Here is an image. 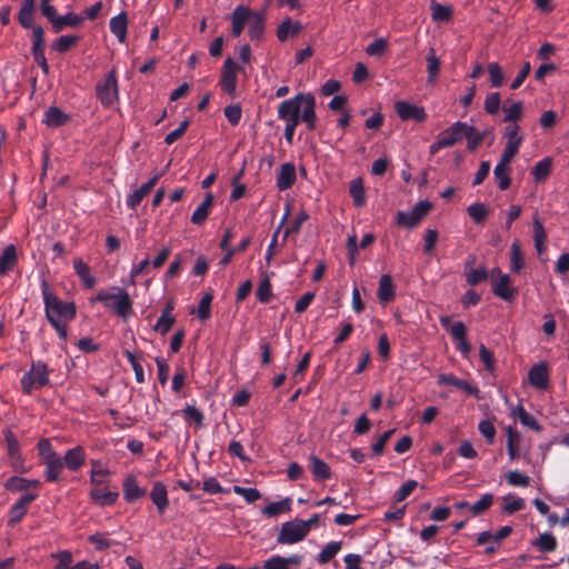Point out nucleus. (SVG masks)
<instances>
[{
    "label": "nucleus",
    "instance_id": "nucleus-63",
    "mask_svg": "<svg viewBox=\"0 0 569 569\" xmlns=\"http://www.w3.org/2000/svg\"><path fill=\"white\" fill-rule=\"evenodd\" d=\"M223 113L232 126H237L241 120L242 110L239 104H231L224 108Z\"/></svg>",
    "mask_w": 569,
    "mask_h": 569
},
{
    "label": "nucleus",
    "instance_id": "nucleus-2",
    "mask_svg": "<svg viewBox=\"0 0 569 569\" xmlns=\"http://www.w3.org/2000/svg\"><path fill=\"white\" fill-rule=\"evenodd\" d=\"M278 118L284 123H306L309 130L317 126L316 99L311 93H298L282 101L278 107Z\"/></svg>",
    "mask_w": 569,
    "mask_h": 569
},
{
    "label": "nucleus",
    "instance_id": "nucleus-56",
    "mask_svg": "<svg viewBox=\"0 0 569 569\" xmlns=\"http://www.w3.org/2000/svg\"><path fill=\"white\" fill-rule=\"evenodd\" d=\"M211 302H212L211 293H206L201 298L199 306H198V310H197V313H198V317L200 320L204 321V320L209 319L210 313H211L210 312Z\"/></svg>",
    "mask_w": 569,
    "mask_h": 569
},
{
    "label": "nucleus",
    "instance_id": "nucleus-46",
    "mask_svg": "<svg viewBox=\"0 0 569 569\" xmlns=\"http://www.w3.org/2000/svg\"><path fill=\"white\" fill-rule=\"evenodd\" d=\"M503 137L507 139L506 144L516 146L517 148H520L523 141V137L519 134V126L513 122L506 127Z\"/></svg>",
    "mask_w": 569,
    "mask_h": 569
},
{
    "label": "nucleus",
    "instance_id": "nucleus-53",
    "mask_svg": "<svg viewBox=\"0 0 569 569\" xmlns=\"http://www.w3.org/2000/svg\"><path fill=\"white\" fill-rule=\"evenodd\" d=\"M32 54L44 52V31L40 26L32 30Z\"/></svg>",
    "mask_w": 569,
    "mask_h": 569
},
{
    "label": "nucleus",
    "instance_id": "nucleus-33",
    "mask_svg": "<svg viewBox=\"0 0 569 569\" xmlns=\"http://www.w3.org/2000/svg\"><path fill=\"white\" fill-rule=\"evenodd\" d=\"M110 31L117 37L120 42H123L127 37L128 20L124 12L119 13L110 19Z\"/></svg>",
    "mask_w": 569,
    "mask_h": 569
},
{
    "label": "nucleus",
    "instance_id": "nucleus-58",
    "mask_svg": "<svg viewBox=\"0 0 569 569\" xmlns=\"http://www.w3.org/2000/svg\"><path fill=\"white\" fill-rule=\"evenodd\" d=\"M525 507V500L519 497L508 496L506 497V502L503 505V511L506 513H513L516 511L522 510Z\"/></svg>",
    "mask_w": 569,
    "mask_h": 569
},
{
    "label": "nucleus",
    "instance_id": "nucleus-30",
    "mask_svg": "<svg viewBox=\"0 0 569 569\" xmlns=\"http://www.w3.org/2000/svg\"><path fill=\"white\" fill-rule=\"evenodd\" d=\"M531 545L538 551L542 553H549L553 552L557 549L558 541L552 533L543 532L540 533L535 540H532Z\"/></svg>",
    "mask_w": 569,
    "mask_h": 569
},
{
    "label": "nucleus",
    "instance_id": "nucleus-18",
    "mask_svg": "<svg viewBox=\"0 0 569 569\" xmlns=\"http://www.w3.org/2000/svg\"><path fill=\"white\" fill-rule=\"evenodd\" d=\"M296 167L291 162H286L280 166L277 172V187L280 191L291 188L296 181Z\"/></svg>",
    "mask_w": 569,
    "mask_h": 569
},
{
    "label": "nucleus",
    "instance_id": "nucleus-1",
    "mask_svg": "<svg viewBox=\"0 0 569 569\" xmlns=\"http://www.w3.org/2000/svg\"><path fill=\"white\" fill-rule=\"evenodd\" d=\"M41 293L47 320L54 328L59 338L67 340V325L76 317V305L58 298L44 278L41 281Z\"/></svg>",
    "mask_w": 569,
    "mask_h": 569
},
{
    "label": "nucleus",
    "instance_id": "nucleus-64",
    "mask_svg": "<svg viewBox=\"0 0 569 569\" xmlns=\"http://www.w3.org/2000/svg\"><path fill=\"white\" fill-rule=\"evenodd\" d=\"M263 569H289L282 556H272L263 562Z\"/></svg>",
    "mask_w": 569,
    "mask_h": 569
},
{
    "label": "nucleus",
    "instance_id": "nucleus-21",
    "mask_svg": "<svg viewBox=\"0 0 569 569\" xmlns=\"http://www.w3.org/2000/svg\"><path fill=\"white\" fill-rule=\"evenodd\" d=\"M3 435L11 465L13 468H18L22 463L19 441L10 429H6Z\"/></svg>",
    "mask_w": 569,
    "mask_h": 569
},
{
    "label": "nucleus",
    "instance_id": "nucleus-39",
    "mask_svg": "<svg viewBox=\"0 0 569 569\" xmlns=\"http://www.w3.org/2000/svg\"><path fill=\"white\" fill-rule=\"evenodd\" d=\"M525 267V258L518 240L510 246V269L512 272L519 273Z\"/></svg>",
    "mask_w": 569,
    "mask_h": 569
},
{
    "label": "nucleus",
    "instance_id": "nucleus-8",
    "mask_svg": "<svg viewBox=\"0 0 569 569\" xmlns=\"http://www.w3.org/2000/svg\"><path fill=\"white\" fill-rule=\"evenodd\" d=\"M308 535L305 520L296 518L281 525L277 542L280 545H295L302 541Z\"/></svg>",
    "mask_w": 569,
    "mask_h": 569
},
{
    "label": "nucleus",
    "instance_id": "nucleus-11",
    "mask_svg": "<svg viewBox=\"0 0 569 569\" xmlns=\"http://www.w3.org/2000/svg\"><path fill=\"white\" fill-rule=\"evenodd\" d=\"M240 66L231 58L224 60L221 78L219 84L226 93L233 96L237 89V74L240 70Z\"/></svg>",
    "mask_w": 569,
    "mask_h": 569
},
{
    "label": "nucleus",
    "instance_id": "nucleus-42",
    "mask_svg": "<svg viewBox=\"0 0 569 569\" xmlns=\"http://www.w3.org/2000/svg\"><path fill=\"white\" fill-rule=\"evenodd\" d=\"M551 168H552L551 158L546 157V158L541 159L540 161H538L532 169V174H533L535 180L537 182L545 181L549 177V174L551 172Z\"/></svg>",
    "mask_w": 569,
    "mask_h": 569
},
{
    "label": "nucleus",
    "instance_id": "nucleus-57",
    "mask_svg": "<svg viewBox=\"0 0 569 569\" xmlns=\"http://www.w3.org/2000/svg\"><path fill=\"white\" fill-rule=\"evenodd\" d=\"M500 103H501L500 94L498 92H491V93L487 94V97H486L485 110L489 114H496L500 109Z\"/></svg>",
    "mask_w": 569,
    "mask_h": 569
},
{
    "label": "nucleus",
    "instance_id": "nucleus-27",
    "mask_svg": "<svg viewBox=\"0 0 569 569\" xmlns=\"http://www.w3.org/2000/svg\"><path fill=\"white\" fill-rule=\"evenodd\" d=\"M302 30V24L299 21H292L290 18L284 19L277 29V38L279 41L284 42L291 37H296Z\"/></svg>",
    "mask_w": 569,
    "mask_h": 569
},
{
    "label": "nucleus",
    "instance_id": "nucleus-48",
    "mask_svg": "<svg viewBox=\"0 0 569 569\" xmlns=\"http://www.w3.org/2000/svg\"><path fill=\"white\" fill-rule=\"evenodd\" d=\"M493 176L500 190H507L511 184L510 168L497 166L493 169Z\"/></svg>",
    "mask_w": 569,
    "mask_h": 569
},
{
    "label": "nucleus",
    "instance_id": "nucleus-49",
    "mask_svg": "<svg viewBox=\"0 0 569 569\" xmlns=\"http://www.w3.org/2000/svg\"><path fill=\"white\" fill-rule=\"evenodd\" d=\"M468 214L472 218L476 223H481L488 216V208L480 202L470 204L467 208Z\"/></svg>",
    "mask_w": 569,
    "mask_h": 569
},
{
    "label": "nucleus",
    "instance_id": "nucleus-29",
    "mask_svg": "<svg viewBox=\"0 0 569 569\" xmlns=\"http://www.w3.org/2000/svg\"><path fill=\"white\" fill-rule=\"evenodd\" d=\"M213 202L214 198L212 193H207L202 202L193 211L191 216V222L194 224H202L207 220Z\"/></svg>",
    "mask_w": 569,
    "mask_h": 569
},
{
    "label": "nucleus",
    "instance_id": "nucleus-6",
    "mask_svg": "<svg viewBox=\"0 0 569 569\" xmlns=\"http://www.w3.org/2000/svg\"><path fill=\"white\" fill-rule=\"evenodd\" d=\"M38 451L46 465L47 481H58L64 467L62 458L53 450L49 439H41L38 442Z\"/></svg>",
    "mask_w": 569,
    "mask_h": 569
},
{
    "label": "nucleus",
    "instance_id": "nucleus-24",
    "mask_svg": "<svg viewBox=\"0 0 569 569\" xmlns=\"http://www.w3.org/2000/svg\"><path fill=\"white\" fill-rule=\"evenodd\" d=\"M123 498L127 502H133L146 496L147 490L141 488L134 476H128L122 485Z\"/></svg>",
    "mask_w": 569,
    "mask_h": 569
},
{
    "label": "nucleus",
    "instance_id": "nucleus-5",
    "mask_svg": "<svg viewBox=\"0 0 569 569\" xmlns=\"http://www.w3.org/2000/svg\"><path fill=\"white\" fill-rule=\"evenodd\" d=\"M469 124L462 121H456L445 130L438 133L435 142L429 147L430 156H435L441 149L453 147L457 142L465 138L467 132H470Z\"/></svg>",
    "mask_w": 569,
    "mask_h": 569
},
{
    "label": "nucleus",
    "instance_id": "nucleus-32",
    "mask_svg": "<svg viewBox=\"0 0 569 569\" xmlns=\"http://www.w3.org/2000/svg\"><path fill=\"white\" fill-rule=\"evenodd\" d=\"M292 499L284 498L280 501L271 502L263 507L262 513L269 518L277 517L282 513H287L291 510Z\"/></svg>",
    "mask_w": 569,
    "mask_h": 569
},
{
    "label": "nucleus",
    "instance_id": "nucleus-34",
    "mask_svg": "<svg viewBox=\"0 0 569 569\" xmlns=\"http://www.w3.org/2000/svg\"><path fill=\"white\" fill-rule=\"evenodd\" d=\"M511 416L515 418H518L519 421L523 426H526L535 431L541 430V427L538 423V421L536 420V418L533 416H531L530 413H528L521 403L511 408Z\"/></svg>",
    "mask_w": 569,
    "mask_h": 569
},
{
    "label": "nucleus",
    "instance_id": "nucleus-44",
    "mask_svg": "<svg viewBox=\"0 0 569 569\" xmlns=\"http://www.w3.org/2000/svg\"><path fill=\"white\" fill-rule=\"evenodd\" d=\"M38 486V480H29L21 477H10L6 482V488L11 491H23L27 490L30 486Z\"/></svg>",
    "mask_w": 569,
    "mask_h": 569
},
{
    "label": "nucleus",
    "instance_id": "nucleus-3",
    "mask_svg": "<svg viewBox=\"0 0 569 569\" xmlns=\"http://www.w3.org/2000/svg\"><path fill=\"white\" fill-rule=\"evenodd\" d=\"M109 482V470L101 467L98 461H92L90 472V498L101 507L112 506L119 497L117 491H110L108 489Z\"/></svg>",
    "mask_w": 569,
    "mask_h": 569
},
{
    "label": "nucleus",
    "instance_id": "nucleus-41",
    "mask_svg": "<svg viewBox=\"0 0 569 569\" xmlns=\"http://www.w3.org/2000/svg\"><path fill=\"white\" fill-rule=\"evenodd\" d=\"M465 277L469 286H476L488 278V271L485 267L473 269L467 263L465 267Z\"/></svg>",
    "mask_w": 569,
    "mask_h": 569
},
{
    "label": "nucleus",
    "instance_id": "nucleus-38",
    "mask_svg": "<svg viewBox=\"0 0 569 569\" xmlns=\"http://www.w3.org/2000/svg\"><path fill=\"white\" fill-rule=\"evenodd\" d=\"M349 192L356 207H363L366 203V192L363 181L361 178L351 180L349 186Z\"/></svg>",
    "mask_w": 569,
    "mask_h": 569
},
{
    "label": "nucleus",
    "instance_id": "nucleus-4",
    "mask_svg": "<svg viewBox=\"0 0 569 569\" xmlns=\"http://www.w3.org/2000/svg\"><path fill=\"white\" fill-rule=\"evenodd\" d=\"M101 302L108 309H113L119 317L128 318L132 310V301L128 292L121 288H116V292L99 290L90 302Z\"/></svg>",
    "mask_w": 569,
    "mask_h": 569
},
{
    "label": "nucleus",
    "instance_id": "nucleus-15",
    "mask_svg": "<svg viewBox=\"0 0 569 569\" xmlns=\"http://www.w3.org/2000/svg\"><path fill=\"white\" fill-rule=\"evenodd\" d=\"M251 9L240 4L237 6L231 13V34L238 38L244 30L246 26L250 20Z\"/></svg>",
    "mask_w": 569,
    "mask_h": 569
},
{
    "label": "nucleus",
    "instance_id": "nucleus-16",
    "mask_svg": "<svg viewBox=\"0 0 569 569\" xmlns=\"http://www.w3.org/2000/svg\"><path fill=\"white\" fill-rule=\"evenodd\" d=\"M160 178L159 173H156L149 181L143 183L141 187L136 189L133 192L129 193L126 199V204L128 208L134 210L141 201L150 193L152 188L156 186Z\"/></svg>",
    "mask_w": 569,
    "mask_h": 569
},
{
    "label": "nucleus",
    "instance_id": "nucleus-47",
    "mask_svg": "<svg viewBox=\"0 0 569 569\" xmlns=\"http://www.w3.org/2000/svg\"><path fill=\"white\" fill-rule=\"evenodd\" d=\"M493 495L485 493L478 501L470 506V512L472 516H479L487 511L493 503Z\"/></svg>",
    "mask_w": 569,
    "mask_h": 569
},
{
    "label": "nucleus",
    "instance_id": "nucleus-50",
    "mask_svg": "<svg viewBox=\"0 0 569 569\" xmlns=\"http://www.w3.org/2000/svg\"><path fill=\"white\" fill-rule=\"evenodd\" d=\"M233 492L241 496L248 503H253L261 498V493L256 488H244L240 486H233Z\"/></svg>",
    "mask_w": 569,
    "mask_h": 569
},
{
    "label": "nucleus",
    "instance_id": "nucleus-13",
    "mask_svg": "<svg viewBox=\"0 0 569 569\" xmlns=\"http://www.w3.org/2000/svg\"><path fill=\"white\" fill-rule=\"evenodd\" d=\"M492 292L505 301H513L518 290L511 287V279L508 274H500L497 279H491Z\"/></svg>",
    "mask_w": 569,
    "mask_h": 569
},
{
    "label": "nucleus",
    "instance_id": "nucleus-51",
    "mask_svg": "<svg viewBox=\"0 0 569 569\" xmlns=\"http://www.w3.org/2000/svg\"><path fill=\"white\" fill-rule=\"evenodd\" d=\"M469 128L471 130H470V132L468 131L467 134H465V138L467 139V142H468V149L470 151H475L481 144L486 134H485V132L477 131L473 126L469 124Z\"/></svg>",
    "mask_w": 569,
    "mask_h": 569
},
{
    "label": "nucleus",
    "instance_id": "nucleus-31",
    "mask_svg": "<svg viewBox=\"0 0 569 569\" xmlns=\"http://www.w3.org/2000/svg\"><path fill=\"white\" fill-rule=\"evenodd\" d=\"M309 460L311 472L316 480H327L331 477V470L327 462L315 455H311Z\"/></svg>",
    "mask_w": 569,
    "mask_h": 569
},
{
    "label": "nucleus",
    "instance_id": "nucleus-25",
    "mask_svg": "<svg viewBox=\"0 0 569 569\" xmlns=\"http://www.w3.org/2000/svg\"><path fill=\"white\" fill-rule=\"evenodd\" d=\"M377 296L382 305H387L395 298V284L389 274H382L379 280Z\"/></svg>",
    "mask_w": 569,
    "mask_h": 569
},
{
    "label": "nucleus",
    "instance_id": "nucleus-61",
    "mask_svg": "<svg viewBox=\"0 0 569 569\" xmlns=\"http://www.w3.org/2000/svg\"><path fill=\"white\" fill-rule=\"evenodd\" d=\"M479 356L485 365V368L492 372L495 370V356L491 350H489L485 345H480L479 347Z\"/></svg>",
    "mask_w": 569,
    "mask_h": 569
},
{
    "label": "nucleus",
    "instance_id": "nucleus-45",
    "mask_svg": "<svg viewBox=\"0 0 569 569\" xmlns=\"http://www.w3.org/2000/svg\"><path fill=\"white\" fill-rule=\"evenodd\" d=\"M431 17L433 21H448L451 18L452 10L448 6L440 4L435 0L431 1Z\"/></svg>",
    "mask_w": 569,
    "mask_h": 569
},
{
    "label": "nucleus",
    "instance_id": "nucleus-10",
    "mask_svg": "<svg viewBox=\"0 0 569 569\" xmlns=\"http://www.w3.org/2000/svg\"><path fill=\"white\" fill-rule=\"evenodd\" d=\"M96 92L99 101L104 107L112 106L118 100V81L116 70L112 69L96 86Z\"/></svg>",
    "mask_w": 569,
    "mask_h": 569
},
{
    "label": "nucleus",
    "instance_id": "nucleus-28",
    "mask_svg": "<svg viewBox=\"0 0 569 569\" xmlns=\"http://www.w3.org/2000/svg\"><path fill=\"white\" fill-rule=\"evenodd\" d=\"M73 269L86 288L91 289L96 286V277L91 274L89 266L81 258L73 260Z\"/></svg>",
    "mask_w": 569,
    "mask_h": 569
},
{
    "label": "nucleus",
    "instance_id": "nucleus-22",
    "mask_svg": "<svg viewBox=\"0 0 569 569\" xmlns=\"http://www.w3.org/2000/svg\"><path fill=\"white\" fill-rule=\"evenodd\" d=\"M64 467L70 471H78L86 461V452L81 446L68 449L62 458Z\"/></svg>",
    "mask_w": 569,
    "mask_h": 569
},
{
    "label": "nucleus",
    "instance_id": "nucleus-20",
    "mask_svg": "<svg viewBox=\"0 0 569 569\" xmlns=\"http://www.w3.org/2000/svg\"><path fill=\"white\" fill-rule=\"evenodd\" d=\"M437 383L439 386L443 385H450L453 386L462 391H465L468 395H472L478 397L479 389L471 383H469L467 380H462L457 378L456 376L451 373H442L438 377Z\"/></svg>",
    "mask_w": 569,
    "mask_h": 569
},
{
    "label": "nucleus",
    "instance_id": "nucleus-59",
    "mask_svg": "<svg viewBox=\"0 0 569 569\" xmlns=\"http://www.w3.org/2000/svg\"><path fill=\"white\" fill-rule=\"evenodd\" d=\"M176 322V318L174 317H169V316H163L161 315L153 329L156 331H158L160 335L164 336L169 332V330L171 329V327L174 325Z\"/></svg>",
    "mask_w": 569,
    "mask_h": 569
},
{
    "label": "nucleus",
    "instance_id": "nucleus-35",
    "mask_svg": "<svg viewBox=\"0 0 569 569\" xmlns=\"http://www.w3.org/2000/svg\"><path fill=\"white\" fill-rule=\"evenodd\" d=\"M69 117L57 107H50L43 117V122L51 128H57L64 124Z\"/></svg>",
    "mask_w": 569,
    "mask_h": 569
},
{
    "label": "nucleus",
    "instance_id": "nucleus-52",
    "mask_svg": "<svg viewBox=\"0 0 569 569\" xmlns=\"http://www.w3.org/2000/svg\"><path fill=\"white\" fill-rule=\"evenodd\" d=\"M506 478L508 483L513 487H527L530 482L529 477L519 470L509 471Z\"/></svg>",
    "mask_w": 569,
    "mask_h": 569
},
{
    "label": "nucleus",
    "instance_id": "nucleus-12",
    "mask_svg": "<svg viewBox=\"0 0 569 569\" xmlns=\"http://www.w3.org/2000/svg\"><path fill=\"white\" fill-rule=\"evenodd\" d=\"M395 110L398 117L403 121L415 120L417 122H423L427 119V112L422 106L405 100L397 101L395 103Z\"/></svg>",
    "mask_w": 569,
    "mask_h": 569
},
{
    "label": "nucleus",
    "instance_id": "nucleus-55",
    "mask_svg": "<svg viewBox=\"0 0 569 569\" xmlns=\"http://www.w3.org/2000/svg\"><path fill=\"white\" fill-rule=\"evenodd\" d=\"M78 41L79 37L77 36H61L53 44V49L58 52H66L70 48H72Z\"/></svg>",
    "mask_w": 569,
    "mask_h": 569
},
{
    "label": "nucleus",
    "instance_id": "nucleus-54",
    "mask_svg": "<svg viewBox=\"0 0 569 569\" xmlns=\"http://www.w3.org/2000/svg\"><path fill=\"white\" fill-rule=\"evenodd\" d=\"M488 72L490 76L491 86L499 88L503 83V72L501 67L497 62H490L488 64Z\"/></svg>",
    "mask_w": 569,
    "mask_h": 569
},
{
    "label": "nucleus",
    "instance_id": "nucleus-43",
    "mask_svg": "<svg viewBox=\"0 0 569 569\" xmlns=\"http://www.w3.org/2000/svg\"><path fill=\"white\" fill-rule=\"evenodd\" d=\"M426 60H427L428 82H435L438 77L439 70H440V60L436 56V51L433 48H430L428 50Z\"/></svg>",
    "mask_w": 569,
    "mask_h": 569
},
{
    "label": "nucleus",
    "instance_id": "nucleus-14",
    "mask_svg": "<svg viewBox=\"0 0 569 569\" xmlns=\"http://www.w3.org/2000/svg\"><path fill=\"white\" fill-rule=\"evenodd\" d=\"M528 381L538 390H546L549 386V370L545 362L533 365L528 372Z\"/></svg>",
    "mask_w": 569,
    "mask_h": 569
},
{
    "label": "nucleus",
    "instance_id": "nucleus-7",
    "mask_svg": "<svg viewBox=\"0 0 569 569\" xmlns=\"http://www.w3.org/2000/svg\"><path fill=\"white\" fill-rule=\"evenodd\" d=\"M50 369L42 361H34L31 368L21 378V386L26 393H31L33 389H39L49 385Z\"/></svg>",
    "mask_w": 569,
    "mask_h": 569
},
{
    "label": "nucleus",
    "instance_id": "nucleus-40",
    "mask_svg": "<svg viewBox=\"0 0 569 569\" xmlns=\"http://www.w3.org/2000/svg\"><path fill=\"white\" fill-rule=\"evenodd\" d=\"M342 542L341 541H331L328 542L321 551L317 556V561L320 565H326L330 560H332L341 550Z\"/></svg>",
    "mask_w": 569,
    "mask_h": 569
},
{
    "label": "nucleus",
    "instance_id": "nucleus-36",
    "mask_svg": "<svg viewBox=\"0 0 569 569\" xmlns=\"http://www.w3.org/2000/svg\"><path fill=\"white\" fill-rule=\"evenodd\" d=\"M56 21L57 22L53 27V30L56 32H59L66 27H72V28L80 27L83 23L84 19L80 14H77L73 12H68L63 16H59V18Z\"/></svg>",
    "mask_w": 569,
    "mask_h": 569
},
{
    "label": "nucleus",
    "instance_id": "nucleus-19",
    "mask_svg": "<svg viewBox=\"0 0 569 569\" xmlns=\"http://www.w3.org/2000/svg\"><path fill=\"white\" fill-rule=\"evenodd\" d=\"M466 326L461 321H457L452 323V326L450 327V335L457 343V349L461 352L463 357H468L471 351V347L469 342L466 340Z\"/></svg>",
    "mask_w": 569,
    "mask_h": 569
},
{
    "label": "nucleus",
    "instance_id": "nucleus-17",
    "mask_svg": "<svg viewBox=\"0 0 569 569\" xmlns=\"http://www.w3.org/2000/svg\"><path fill=\"white\" fill-rule=\"evenodd\" d=\"M38 497L37 493H24L10 508L9 525L13 526L22 520L26 516L29 505Z\"/></svg>",
    "mask_w": 569,
    "mask_h": 569
},
{
    "label": "nucleus",
    "instance_id": "nucleus-26",
    "mask_svg": "<svg viewBox=\"0 0 569 569\" xmlns=\"http://www.w3.org/2000/svg\"><path fill=\"white\" fill-rule=\"evenodd\" d=\"M264 32V13L251 11L248 22V34L251 40H260Z\"/></svg>",
    "mask_w": 569,
    "mask_h": 569
},
{
    "label": "nucleus",
    "instance_id": "nucleus-9",
    "mask_svg": "<svg viewBox=\"0 0 569 569\" xmlns=\"http://www.w3.org/2000/svg\"><path fill=\"white\" fill-rule=\"evenodd\" d=\"M432 204L428 200H420L410 211H398L396 214V223L400 227L412 229L428 216Z\"/></svg>",
    "mask_w": 569,
    "mask_h": 569
},
{
    "label": "nucleus",
    "instance_id": "nucleus-23",
    "mask_svg": "<svg viewBox=\"0 0 569 569\" xmlns=\"http://www.w3.org/2000/svg\"><path fill=\"white\" fill-rule=\"evenodd\" d=\"M150 498L153 505L157 507V510L160 515H162L167 508L169 507V498L167 487L161 481H156L150 491Z\"/></svg>",
    "mask_w": 569,
    "mask_h": 569
},
{
    "label": "nucleus",
    "instance_id": "nucleus-37",
    "mask_svg": "<svg viewBox=\"0 0 569 569\" xmlns=\"http://www.w3.org/2000/svg\"><path fill=\"white\" fill-rule=\"evenodd\" d=\"M17 263V252L13 244L6 247L0 256V276L9 272Z\"/></svg>",
    "mask_w": 569,
    "mask_h": 569
},
{
    "label": "nucleus",
    "instance_id": "nucleus-60",
    "mask_svg": "<svg viewBox=\"0 0 569 569\" xmlns=\"http://www.w3.org/2000/svg\"><path fill=\"white\" fill-rule=\"evenodd\" d=\"M202 490L209 495H218L228 491L220 485V482L214 477H209L204 479Z\"/></svg>",
    "mask_w": 569,
    "mask_h": 569
},
{
    "label": "nucleus",
    "instance_id": "nucleus-62",
    "mask_svg": "<svg viewBox=\"0 0 569 569\" xmlns=\"http://www.w3.org/2000/svg\"><path fill=\"white\" fill-rule=\"evenodd\" d=\"M506 117L505 122H513L520 119L522 114V103L520 101L513 102L510 107L505 109Z\"/></svg>",
    "mask_w": 569,
    "mask_h": 569
}]
</instances>
